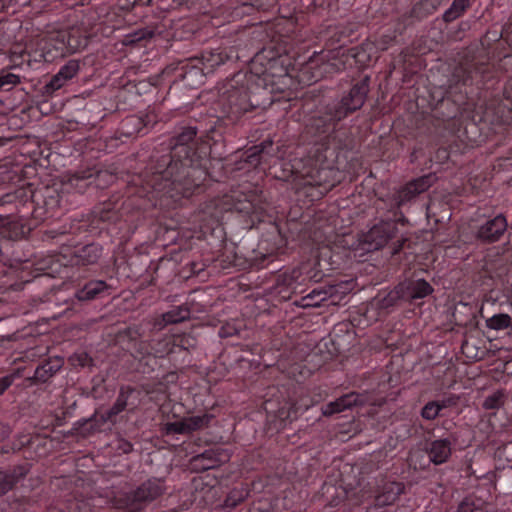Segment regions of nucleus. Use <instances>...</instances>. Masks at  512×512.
<instances>
[{"label":"nucleus","instance_id":"f257e3e1","mask_svg":"<svg viewBox=\"0 0 512 512\" xmlns=\"http://www.w3.org/2000/svg\"><path fill=\"white\" fill-rule=\"evenodd\" d=\"M301 87L293 56L262 48L246 71L235 73L219 89L213 107L219 114H208L182 127L163 149L167 153L152 156L155 163L150 167L156 176L192 210L209 205L210 213L217 215L224 229V219L232 215L239 218L244 229L268 226L250 258V266L255 269L267 268L283 254L291 236L266 193L256 185H239L222 196L212 197L221 177L208 170L209 156L222 155L218 148L225 142L224 134L231 133L234 126L243 125L274 103L297 100Z\"/></svg>","mask_w":512,"mask_h":512},{"label":"nucleus","instance_id":"f03ea898","mask_svg":"<svg viewBox=\"0 0 512 512\" xmlns=\"http://www.w3.org/2000/svg\"><path fill=\"white\" fill-rule=\"evenodd\" d=\"M370 90V77L361 80L343 91L340 97L323 113L309 118L301 134L307 146L298 147L295 156L283 161L282 169L286 181H291L295 201L286 216L285 226L291 242L310 247L313 257L284 273L278 284L283 298L302 294L309 283H318L325 276L324 270L334 269L330 245L336 241L337 217L322 210L312 211L310 206L326 195L342 180L339 163L341 157L354 147L351 127L342 123L359 111Z\"/></svg>","mask_w":512,"mask_h":512},{"label":"nucleus","instance_id":"7ed1b4c3","mask_svg":"<svg viewBox=\"0 0 512 512\" xmlns=\"http://www.w3.org/2000/svg\"><path fill=\"white\" fill-rule=\"evenodd\" d=\"M210 206L192 210L173 189L165 187L156 172L147 167L139 174H128L123 194H113L87 214L76 213L61 225L40 230L43 241L60 245V251L37 259L32 258L31 281L40 275L52 276L61 267L90 265L102 254L98 243L80 246L82 238L106 232L126 244L141 227L159 225L166 230H187L191 240L203 241L206 249L216 254L226 243V231Z\"/></svg>","mask_w":512,"mask_h":512},{"label":"nucleus","instance_id":"20e7f679","mask_svg":"<svg viewBox=\"0 0 512 512\" xmlns=\"http://www.w3.org/2000/svg\"><path fill=\"white\" fill-rule=\"evenodd\" d=\"M115 179L113 172L92 166L68 173L50 185L34 188L32 183L23 184L2 197L3 204L14 205L16 214L0 216V261H9L0 265V301H7L5 294L20 291L31 282L35 253L27 236L38 222L62 214L91 185L103 189Z\"/></svg>","mask_w":512,"mask_h":512},{"label":"nucleus","instance_id":"39448f33","mask_svg":"<svg viewBox=\"0 0 512 512\" xmlns=\"http://www.w3.org/2000/svg\"><path fill=\"white\" fill-rule=\"evenodd\" d=\"M190 309L186 305L172 307L170 310L127 328L136 372L150 375L157 382H148L153 387H164L167 398L164 403H175L170 399V385L178 381L177 369L190 363V350L195 347L196 339L187 333H162L169 326L182 323L190 318Z\"/></svg>","mask_w":512,"mask_h":512},{"label":"nucleus","instance_id":"423d86ee","mask_svg":"<svg viewBox=\"0 0 512 512\" xmlns=\"http://www.w3.org/2000/svg\"><path fill=\"white\" fill-rule=\"evenodd\" d=\"M433 177L424 175L408 182L394 192L383 205L387 213L383 219L374 224L367 232H362L349 248L363 253L379 250L389 245L392 264L408 266L415 260L416 243L399 233L398 225H405L407 219L403 209L417 195L425 192L432 185Z\"/></svg>","mask_w":512,"mask_h":512},{"label":"nucleus","instance_id":"0eeeda50","mask_svg":"<svg viewBox=\"0 0 512 512\" xmlns=\"http://www.w3.org/2000/svg\"><path fill=\"white\" fill-rule=\"evenodd\" d=\"M91 34L83 26H72L48 32L42 38L26 45L24 50L12 59L13 64L0 70V91H9L20 83L24 75L18 70L38 69L43 62L51 63L84 49Z\"/></svg>","mask_w":512,"mask_h":512},{"label":"nucleus","instance_id":"6e6552de","mask_svg":"<svg viewBox=\"0 0 512 512\" xmlns=\"http://www.w3.org/2000/svg\"><path fill=\"white\" fill-rule=\"evenodd\" d=\"M253 7L262 11L278 12L272 23L269 24V43L263 48L272 49L275 53H287L293 56L294 64L297 56L306 46L309 30L305 27L310 23L312 9H309L308 0H254Z\"/></svg>","mask_w":512,"mask_h":512},{"label":"nucleus","instance_id":"1a4fd4ad","mask_svg":"<svg viewBox=\"0 0 512 512\" xmlns=\"http://www.w3.org/2000/svg\"><path fill=\"white\" fill-rule=\"evenodd\" d=\"M124 389L129 410L145 407L150 403L158 408L164 418L161 427L164 436L183 435L207 427L213 418L208 413L187 417V409L183 403H174L170 407V403H164L167 393L161 385L153 387L147 382L140 388L124 387Z\"/></svg>","mask_w":512,"mask_h":512},{"label":"nucleus","instance_id":"9d476101","mask_svg":"<svg viewBox=\"0 0 512 512\" xmlns=\"http://www.w3.org/2000/svg\"><path fill=\"white\" fill-rule=\"evenodd\" d=\"M278 368L283 373V380L266 387L264 394L261 395L263 408L267 414L292 420L310 406L308 400L299 401L297 397L302 394L301 384L310 377L312 371L297 360H293L288 366L280 360Z\"/></svg>","mask_w":512,"mask_h":512},{"label":"nucleus","instance_id":"9b49d317","mask_svg":"<svg viewBox=\"0 0 512 512\" xmlns=\"http://www.w3.org/2000/svg\"><path fill=\"white\" fill-rule=\"evenodd\" d=\"M228 460L229 454L221 448H210L192 457L189 461V469L193 472L206 473L193 478L190 498L178 507L171 509V511L187 510L189 505L194 503L204 507L212 505L218 497L221 483L213 471Z\"/></svg>","mask_w":512,"mask_h":512},{"label":"nucleus","instance_id":"f8f14e48","mask_svg":"<svg viewBox=\"0 0 512 512\" xmlns=\"http://www.w3.org/2000/svg\"><path fill=\"white\" fill-rule=\"evenodd\" d=\"M371 49L370 45H362L343 51L341 56L345 59H332L325 61L323 52L314 51L311 56L307 59L300 53L297 56V62L295 63V69L299 81L302 86L311 85L324 77L332 75L333 73L339 72L346 69L347 64L352 66L356 64L359 68H363L371 62L372 55L368 51ZM328 57V55H326Z\"/></svg>","mask_w":512,"mask_h":512},{"label":"nucleus","instance_id":"ddd939ff","mask_svg":"<svg viewBox=\"0 0 512 512\" xmlns=\"http://www.w3.org/2000/svg\"><path fill=\"white\" fill-rule=\"evenodd\" d=\"M207 75L205 68L202 67L201 61L197 57L173 62L162 71L164 80L172 84L182 82L184 87L190 89L201 86Z\"/></svg>","mask_w":512,"mask_h":512},{"label":"nucleus","instance_id":"4468645a","mask_svg":"<svg viewBox=\"0 0 512 512\" xmlns=\"http://www.w3.org/2000/svg\"><path fill=\"white\" fill-rule=\"evenodd\" d=\"M244 35L245 33H242L238 36L233 45H230V41L223 42L217 47L203 49L200 55L196 56L208 75L222 65L247 57L244 50L240 48V43L236 44V42L242 41Z\"/></svg>","mask_w":512,"mask_h":512},{"label":"nucleus","instance_id":"2eb2a0df","mask_svg":"<svg viewBox=\"0 0 512 512\" xmlns=\"http://www.w3.org/2000/svg\"><path fill=\"white\" fill-rule=\"evenodd\" d=\"M358 29L357 24H349L347 26L344 25H335V26H327L325 29L319 31V36L317 37L320 41L325 42V46L328 51L322 50L325 57V61L328 59H332L334 56L335 59L341 54L340 49L346 40L355 33Z\"/></svg>","mask_w":512,"mask_h":512},{"label":"nucleus","instance_id":"dca6fc26","mask_svg":"<svg viewBox=\"0 0 512 512\" xmlns=\"http://www.w3.org/2000/svg\"><path fill=\"white\" fill-rule=\"evenodd\" d=\"M433 291V287L425 279L411 277L400 282L393 290H390V293L397 305L400 300L413 303L431 295Z\"/></svg>","mask_w":512,"mask_h":512},{"label":"nucleus","instance_id":"f3484780","mask_svg":"<svg viewBox=\"0 0 512 512\" xmlns=\"http://www.w3.org/2000/svg\"><path fill=\"white\" fill-rule=\"evenodd\" d=\"M396 306L390 291H380L363 308L362 317L359 324L369 326L372 323L383 320Z\"/></svg>","mask_w":512,"mask_h":512},{"label":"nucleus","instance_id":"a211bd4d","mask_svg":"<svg viewBox=\"0 0 512 512\" xmlns=\"http://www.w3.org/2000/svg\"><path fill=\"white\" fill-rule=\"evenodd\" d=\"M201 0H120L119 7L127 11H136L139 7L156 6L162 12L174 9H196Z\"/></svg>","mask_w":512,"mask_h":512},{"label":"nucleus","instance_id":"6ab92c4d","mask_svg":"<svg viewBox=\"0 0 512 512\" xmlns=\"http://www.w3.org/2000/svg\"><path fill=\"white\" fill-rule=\"evenodd\" d=\"M442 2L443 0H415L411 9L399 17L402 29L432 15Z\"/></svg>","mask_w":512,"mask_h":512},{"label":"nucleus","instance_id":"aec40b11","mask_svg":"<svg viewBox=\"0 0 512 512\" xmlns=\"http://www.w3.org/2000/svg\"><path fill=\"white\" fill-rule=\"evenodd\" d=\"M79 69L80 65L78 60H69L47 83H45L42 88L43 96L51 97L56 91L72 80L77 75Z\"/></svg>","mask_w":512,"mask_h":512},{"label":"nucleus","instance_id":"412c9836","mask_svg":"<svg viewBox=\"0 0 512 512\" xmlns=\"http://www.w3.org/2000/svg\"><path fill=\"white\" fill-rule=\"evenodd\" d=\"M507 220L500 214L481 225L477 231V238L483 242L498 241L507 229Z\"/></svg>","mask_w":512,"mask_h":512},{"label":"nucleus","instance_id":"4be33fe9","mask_svg":"<svg viewBox=\"0 0 512 512\" xmlns=\"http://www.w3.org/2000/svg\"><path fill=\"white\" fill-rule=\"evenodd\" d=\"M425 452L428 455L429 462L441 465L447 462L452 454V442L449 438L426 441Z\"/></svg>","mask_w":512,"mask_h":512},{"label":"nucleus","instance_id":"5701e85b","mask_svg":"<svg viewBox=\"0 0 512 512\" xmlns=\"http://www.w3.org/2000/svg\"><path fill=\"white\" fill-rule=\"evenodd\" d=\"M34 169L25 164H12L11 161L6 160L0 164V184H17L27 178Z\"/></svg>","mask_w":512,"mask_h":512},{"label":"nucleus","instance_id":"b1692460","mask_svg":"<svg viewBox=\"0 0 512 512\" xmlns=\"http://www.w3.org/2000/svg\"><path fill=\"white\" fill-rule=\"evenodd\" d=\"M403 492L404 485L401 482L384 483L369 505L378 508L392 505Z\"/></svg>","mask_w":512,"mask_h":512},{"label":"nucleus","instance_id":"393cba45","mask_svg":"<svg viewBox=\"0 0 512 512\" xmlns=\"http://www.w3.org/2000/svg\"><path fill=\"white\" fill-rule=\"evenodd\" d=\"M273 150L272 142H262L255 145L243 153L244 162L248 167H263L270 164L268 158L271 156L270 151Z\"/></svg>","mask_w":512,"mask_h":512},{"label":"nucleus","instance_id":"a878e982","mask_svg":"<svg viewBox=\"0 0 512 512\" xmlns=\"http://www.w3.org/2000/svg\"><path fill=\"white\" fill-rule=\"evenodd\" d=\"M29 3L30 0H0V51H3L13 38L4 31L6 13H15L17 7L26 6Z\"/></svg>","mask_w":512,"mask_h":512},{"label":"nucleus","instance_id":"bb28decb","mask_svg":"<svg viewBox=\"0 0 512 512\" xmlns=\"http://www.w3.org/2000/svg\"><path fill=\"white\" fill-rule=\"evenodd\" d=\"M362 403L361 396L356 392H350L322 406V414L326 417L341 413L347 409Z\"/></svg>","mask_w":512,"mask_h":512},{"label":"nucleus","instance_id":"cd10ccee","mask_svg":"<svg viewBox=\"0 0 512 512\" xmlns=\"http://www.w3.org/2000/svg\"><path fill=\"white\" fill-rule=\"evenodd\" d=\"M153 117L146 114L145 116L129 115L121 122L122 134L132 137L139 134H145L146 129L154 121Z\"/></svg>","mask_w":512,"mask_h":512},{"label":"nucleus","instance_id":"c85d7f7f","mask_svg":"<svg viewBox=\"0 0 512 512\" xmlns=\"http://www.w3.org/2000/svg\"><path fill=\"white\" fill-rule=\"evenodd\" d=\"M27 472L28 470L25 465L0 469V496L12 490L26 476Z\"/></svg>","mask_w":512,"mask_h":512},{"label":"nucleus","instance_id":"c756f323","mask_svg":"<svg viewBox=\"0 0 512 512\" xmlns=\"http://www.w3.org/2000/svg\"><path fill=\"white\" fill-rule=\"evenodd\" d=\"M64 364L61 357L48 358L42 361L35 369L33 381L35 383L48 382L57 372L60 371Z\"/></svg>","mask_w":512,"mask_h":512},{"label":"nucleus","instance_id":"7c9ffc66","mask_svg":"<svg viewBox=\"0 0 512 512\" xmlns=\"http://www.w3.org/2000/svg\"><path fill=\"white\" fill-rule=\"evenodd\" d=\"M109 289L110 285L103 280H90L78 289L75 295L79 301H89L108 295Z\"/></svg>","mask_w":512,"mask_h":512},{"label":"nucleus","instance_id":"2f4dec72","mask_svg":"<svg viewBox=\"0 0 512 512\" xmlns=\"http://www.w3.org/2000/svg\"><path fill=\"white\" fill-rule=\"evenodd\" d=\"M252 331L247 328L243 319H233L224 323L219 329L221 338L237 337L239 339H248Z\"/></svg>","mask_w":512,"mask_h":512},{"label":"nucleus","instance_id":"473e14b6","mask_svg":"<svg viewBox=\"0 0 512 512\" xmlns=\"http://www.w3.org/2000/svg\"><path fill=\"white\" fill-rule=\"evenodd\" d=\"M351 0L345 1L350 3ZM309 9H312V16L318 18H332L338 11V0H308Z\"/></svg>","mask_w":512,"mask_h":512},{"label":"nucleus","instance_id":"72a5a7b5","mask_svg":"<svg viewBox=\"0 0 512 512\" xmlns=\"http://www.w3.org/2000/svg\"><path fill=\"white\" fill-rule=\"evenodd\" d=\"M156 33L159 32L148 28L135 29L124 35L122 43L127 47L146 46L147 42L153 39Z\"/></svg>","mask_w":512,"mask_h":512},{"label":"nucleus","instance_id":"f704fd0d","mask_svg":"<svg viewBox=\"0 0 512 512\" xmlns=\"http://www.w3.org/2000/svg\"><path fill=\"white\" fill-rule=\"evenodd\" d=\"M157 85V80L134 79L127 81L123 86V91L134 96L146 95L153 91Z\"/></svg>","mask_w":512,"mask_h":512},{"label":"nucleus","instance_id":"c9c22d12","mask_svg":"<svg viewBox=\"0 0 512 512\" xmlns=\"http://www.w3.org/2000/svg\"><path fill=\"white\" fill-rule=\"evenodd\" d=\"M250 496L249 483L240 482L227 494L224 505L226 508H234Z\"/></svg>","mask_w":512,"mask_h":512},{"label":"nucleus","instance_id":"e433bc0d","mask_svg":"<svg viewBox=\"0 0 512 512\" xmlns=\"http://www.w3.org/2000/svg\"><path fill=\"white\" fill-rule=\"evenodd\" d=\"M452 404H454V401L450 398L443 399L441 401H429L421 409V416L425 420H434L438 416L442 415L441 412L443 409L448 408Z\"/></svg>","mask_w":512,"mask_h":512},{"label":"nucleus","instance_id":"4c0bfd02","mask_svg":"<svg viewBox=\"0 0 512 512\" xmlns=\"http://www.w3.org/2000/svg\"><path fill=\"white\" fill-rule=\"evenodd\" d=\"M472 0H453L451 6L444 12L443 21L451 23L460 18L471 7Z\"/></svg>","mask_w":512,"mask_h":512},{"label":"nucleus","instance_id":"58836bf2","mask_svg":"<svg viewBox=\"0 0 512 512\" xmlns=\"http://www.w3.org/2000/svg\"><path fill=\"white\" fill-rule=\"evenodd\" d=\"M60 512H91L90 500L73 493L66 499L64 507L60 508Z\"/></svg>","mask_w":512,"mask_h":512},{"label":"nucleus","instance_id":"ea45409f","mask_svg":"<svg viewBox=\"0 0 512 512\" xmlns=\"http://www.w3.org/2000/svg\"><path fill=\"white\" fill-rule=\"evenodd\" d=\"M22 376V368H14L6 372H0V397L10 389L16 380L21 379Z\"/></svg>","mask_w":512,"mask_h":512},{"label":"nucleus","instance_id":"a19ab883","mask_svg":"<svg viewBox=\"0 0 512 512\" xmlns=\"http://www.w3.org/2000/svg\"><path fill=\"white\" fill-rule=\"evenodd\" d=\"M486 325L493 330H504L512 326V320L508 314L500 313L487 319Z\"/></svg>","mask_w":512,"mask_h":512},{"label":"nucleus","instance_id":"79ce46f5","mask_svg":"<svg viewBox=\"0 0 512 512\" xmlns=\"http://www.w3.org/2000/svg\"><path fill=\"white\" fill-rule=\"evenodd\" d=\"M126 409L129 410V404L125 397V389L122 387L116 402L107 413V419L109 421H115V417Z\"/></svg>","mask_w":512,"mask_h":512},{"label":"nucleus","instance_id":"37998d69","mask_svg":"<svg viewBox=\"0 0 512 512\" xmlns=\"http://www.w3.org/2000/svg\"><path fill=\"white\" fill-rule=\"evenodd\" d=\"M126 409L129 410V404L125 397V389L122 387L116 402L107 413V419L109 421H115V417Z\"/></svg>","mask_w":512,"mask_h":512},{"label":"nucleus","instance_id":"c03bdc74","mask_svg":"<svg viewBox=\"0 0 512 512\" xmlns=\"http://www.w3.org/2000/svg\"><path fill=\"white\" fill-rule=\"evenodd\" d=\"M505 393L503 391H496L493 394L487 396L484 400L483 407L486 410L499 409L505 402Z\"/></svg>","mask_w":512,"mask_h":512},{"label":"nucleus","instance_id":"a18cd8bd","mask_svg":"<svg viewBox=\"0 0 512 512\" xmlns=\"http://www.w3.org/2000/svg\"><path fill=\"white\" fill-rule=\"evenodd\" d=\"M69 362L75 368H85L93 364V359L87 352L80 351L71 355Z\"/></svg>","mask_w":512,"mask_h":512},{"label":"nucleus","instance_id":"49530a36","mask_svg":"<svg viewBox=\"0 0 512 512\" xmlns=\"http://www.w3.org/2000/svg\"><path fill=\"white\" fill-rule=\"evenodd\" d=\"M270 484V477L264 476L259 477L256 480L252 481L251 484H249V491L250 495L253 494H259L262 492H268L271 493L272 490L269 486Z\"/></svg>","mask_w":512,"mask_h":512},{"label":"nucleus","instance_id":"de8ad7c7","mask_svg":"<svg viewBox=\"0 0 512 512\" xmlns=\"http://www.w3.org/2000/svg\"><path fill=\"white\" fill-rule=\"evenodd\" d=\"M403 30L404 29H402V25H400V21H399L398 24H397L396 30L393 33V35L384 34L381 37V39H380V41L378 43V48L381 49V50L388 49L390 46H392L396 42L397 36L401 35Z\"/></svg>","mask_w":512,"mask_h":512},{"label":"nucleus","instance_id":"09e8293b","mask_svg":"<svg viewBox=\"0 0 512 512\" xmlns=\"http://www.w3.org/2000/svg\"><path fill=\"white\" fill-rule=\"evenodd\" d=\"M418 428L411 423H404L396 430V438L405 440L417 434Z\"/></svg>","mask_w":512,"mask_h":512},{"label":"nucleus","instance_id":"8fccbe9b","mask_svg":"<svg viewBox=\"0 0 512 512\" xmlns=\"http://www.w3.org/2000/svg\"><path fill=\"white\" fill-rule=\"evenodd\" d=\"M477 508L473 502L468 500L467 498L464 499L457 508V512H476Z\"/></svg>","mask_w":512,"mask_h":512},{"label":"nucleus","instance_id":"3c124183","mask_svg":"<svg viewBox=\"0 0 512 512\" xmlns=\"http://www.w3.org/2000/svg\"><path fill=\"white\" fill-rule=\"evenodd\" d=\"M118 448L124 454H128L133 450V444L127 440H120Z\"/></svg>","mask_w":512,"mask_h":512},{"label":"nucleus","instance_id":"603ef678","mask_svg":"<svg viewBox=\"0 0 512 512\" xmlns=\"http://www.w3.org/2000/svg\"><path fill=\"white\" fill-rule=\"evenodd\" d=\"M370 497H371V496H370V495H367V493H366V492H363V493H362V495H361V497H358V498L356 499V501H355V503H354V504H356V505H362V504H364V503L366 502V500H367L368 498H370Z\"/></svg>","mask_w":512,"mask_h":512},{"label":"nucleus","instance_id":"864d4df0","mask_svg":"<svg viewBox=\"0 0 512 512\" xmlns=\"http://www.w3.org/2000/svg\"><path fill=\"white\" fill-rule=\"evenodd\" d=\"M236 265H237L236 264V255L234 254L231 259L229 258L228 263L225 267L236 266Z\"/></svg>","mask_w":512,"mask_h":512},{"label":"nucleus","instance_id":"5fc2aeb1","mask_svg":"<svg viewBox=\"0 0 512 512\" xmlns=\"http://www.w3.org/2000/svg\"><path fill=\"white\" fill-rule=\"evenodd\" d=\"M483 272H484V277H489V278H492V275H491V272L490 270L487 268L486 265H483Z\"/></svg>","mask_w":512,"mask_h":512},{"label":"nucleus","instance_id":"6e6d98bb","mask_svg":"<svg viewBox=\"0 0 512 512\" xmlns=\"http://www.w3.org/2000/svg\"><path fill=\"white\" fill-rule=\"evenodd\" d=\"M212 25H213V26H217V25H219V22H218V21H216V18H214V17H212Z\"/></svg>","mask_w":512,"mask_h":512},{"label":"nucleus","instance_id":"4d7b16f0","mask_svg":"<svg viewBox=\"0 0 512 512\" xmlns=\"http://www.w3.org/2000/svg\"><path fill=\"white\" fill-rule=\"evenodd\" d=\"M242 8H243V9L249 8V5L244 4V5L242 6Z\"/></svg>","mask_w":512,"mask_h":512}]
</instances>
